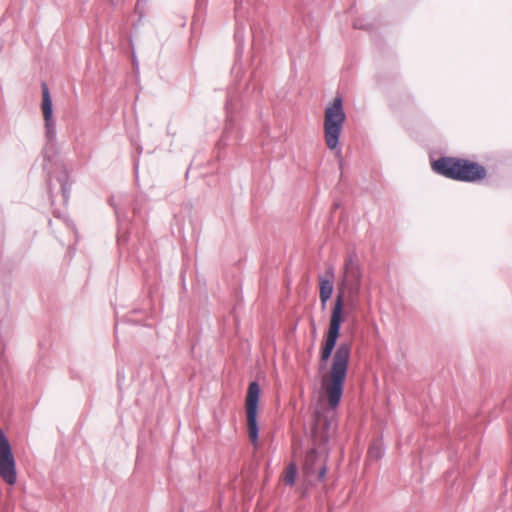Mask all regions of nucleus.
<instances>
[{
    "label": "nucleus",
    "instance_id": "nucleus-1",
    "mask_svg": "<svg viewBox=\"0 0 512 512\" xmlns=\"http://www.w3.org/2000/svg\"><path fill=\"white\" fill-rule=\"evenodd\" d=\"M333 350V348L323 345L320 361L326 363L332 357L328 379L324 380V388L330 408L335 409L340 403L344 390L351 355V344L341 342L332 356Z\"/></svg>",
    "mask_w": 512,
    "mask_h": 512
},
{
    "label": "nucleus",
    "instance_id": "nucleus-2",
    "mask_svg": "<svg viewBox=\"0 0 512 512\" xmlns=\"http://www.w3.org/2000/svg\"><path fill=\"white\" fill-rule=\"evenodd\" d=\"M432 168L442 176L462 182H476L487 175L481 164L454 157H441L433 162Z\"/></svg>",
    "mask_w": 512,
    "mask_h": 512
},
{
    "label": "nucleus",
    "instance_id": "nucleus-3",
    "mask_svg": "<svg viewBox=\"0 0 512 512\" xmlns=\"http://www.w3.org/2000/svg\"><path fill=\"white\" fill-rule=\"evenodd\" d=\"M346 120L342 98L337 96L325 109L324 139L328 149L335 150Z\"/></svg>",
    "mask_w": 512,
    "mask_h": 512
},
{
    "label": "nucleus",
    "instance_id": "nucleus-4",
    "mask_svg": "<svg viewBox=\"0 0 512 512\" xmlns=\"http://www.w3.org/2000/svg\"><path fill=\"white\" fill-rule=\"evenodd\" d=\"M362 281V271L358 256L350 253L345 258L343 275L341 282L338 283L337 294L341 293L344 297V290H347L350 297H357L360 293Z\"/></svg>",
    "mask_w": 512,
    "mask_h": 512
},
{
    "label": "nucleus",
    "instance_id": "nucleus-5",
    "mask_svg": "<svg viewBox=\"0 0 512 512\" xmlns=\"http://www.w3.org/2000/svg\"><path fill=\"white\" fill-rule=\"evenodd\" d=\"M259 395V384L256 381L251 382L249 384L248 393L246 397V414L249 438L253 445L257 444L259 433L257 423Z\"/></svg>",
    "mask_w": 512,
    "mask_h": 512
},
{
    "label": "nucleus",
    "instance_id": "nucleus-6",
    "mask_svg": "<svg viewBox=\"0 0 512 512\" xmlns=\"http://www.w3.org/2000/svg\"><path fill=\"white\" fill-rule=\"evenodd\" d=\"M0 477L4 482L13 485L17 481L16 463L11 445L0 428Z\"/></svg>",
    "mask_w": 512,
    "mask_h": 512
},
{
    "label": "nucleus",
    "instance_id": "nucleus-7",
    "mask_svg": "<svg viewBox=\"0 0 512 512\" xmlns=\"http://www.w3.org/2000/svg\"><path fill=\"white\" fill-rule=\"evenodd\" d=\"M343 296L336 294L334 307L331 312L329 329L325 338L324 345L335 349L342 324Z\"/></svg>",
    "mask_w": 512,
    "mask_h": 512
},
{
    "label": "nucleus",
    "instance_id": "nucleus-8",
    "mask_svg": "<svg viewBox=\"0 0 512 512\" xmlns=\"http://www.w3.org/2000/svg\"><path fill=\"white\" fill-rule=\"evenodd\" d=\"M42 112L45 122V136L48 142L53 143L56 140V121L53 118V104L49 88L46 83H42Z\"/></svg>",
    "mask_w": 512,
    "mask_h": 512
},
{
    "label": "nucleus",
    "instance_id": "nucleus-9",
    "mask_svg": "<svg viewBox=\"0 0 512 512\" xmlns=\"http://www.w3.org/2000/svg\"><path fill=\"white\" fill-rule=\"evenodd\" d=\"M304 470L308 475H317L318 480H323L327 472L326 457L316 449H310L305 455Z\"/></svg>",
    "mask_w": 512,
    "mask_h": 512
},
{
    "label": "nucleus",
    "instance_id": "nucleus-10",
    "mask_svg": "<svg viewBox=\"0 0 512 512\" xmlns=\"http://www.w3.org/2000/svg\"><path fill=\"white\" fill-rule=\"evenodd\" d=\"M334 268L328 267L323 275L318 277L319 279V298L321 306L324 309L328 300L331 298L333 293V280H334Z\"/></svg>",
    "mask_w": 512,
    "mask_h": 512
},
{
    "label": "nucleus",
    "instance_id": "nucleus-11",
    "mask_svg": "<svg viewBox=\"0 0 512 512\" xmlns=\"http://www.w3.org/2000/svg\"><path fill=\"white\" fill-rule=\"evenodd\" d=\"M69 175L66 169H63L57 177V181L60 183L61 191L64 197V200L67 201L69 198L71 186L68 183Z\"/></svg>",
    "mask_w": 512,
    "mask_h": 512
},
{
    "label": "nucleus",
    "instance_id": "nucleus-12",
    "mask_svg": "<svg viewBox=\"0 0 512 512\" xmlns=\"http://www.w3.org/2000/svg\"><path fill=\"white\" fill-rule=\"evenodd\" d=\"M297 469L294 464H290L286 470L284 481L287 485L293 486L295 483Z\"/></svg>",
    "mask_w": 512,
    "mask_h": 512
},
{
    "label": "nucleus",
    "instance_id": "nucleus-13",
    "mask_svg": "<svg viewBox=\"0 0 512 512\" xmlns=\"http://www.w3.org/2000/svg\"><path fill=\"white\" fill-rule=\"evenodd\" d=\"M384 452L382 450V448L380 447V445L378 444H373L372 446H370L369 450H368V457L370 459H374V460H378L380 458H382Z\"/></svg>",
    "mask_w": 512,
    "mask_h": 512
},
{
    "label": "nucleus",
    "instance_id": "nucleus-14",
    "mask_svg": "<svg viewBox=\"0 0 512 512\" xmlns=\"http://www.w3.org/2000/svg\"><path fill=\"white\" fill-rule=\"evenodd\" d=\"M226 110H227V121H231V112H232V100L231 99H227Z\"/></svg>",
    "mask_w": 512,
    "mask_h": 512
},
{
    "label": "nucleus",
    "instance_id": "nucleus-15",
    "mask_svg": "<svg viewBox=\"0 0 512 512\" xmlns=\"http://www.w3.org/2000/svg\"><path fill=\"white\" fill-rule=\"evenodd\" d=\"M148 0H137L136 8H140L141 6H144Z\"/></svg>",
    "mask_w": 512,
    "mask_h": 512
},
{
    "label": "nucleus",
    "instance_id": "nucleus-16",
    "mask_svg": "<svg viewBox=\"0 0 512 512\" xmlns=\"http://www.w3.org/2000/svg\"><path fill=\"white\" fill-rule=\"evenodd\" d=\"M235 1H236V5H239L242 2V0H235Z\"/></svg>",
    "mask_w": 512,
    "mask_h": 512
}]
</instances>
